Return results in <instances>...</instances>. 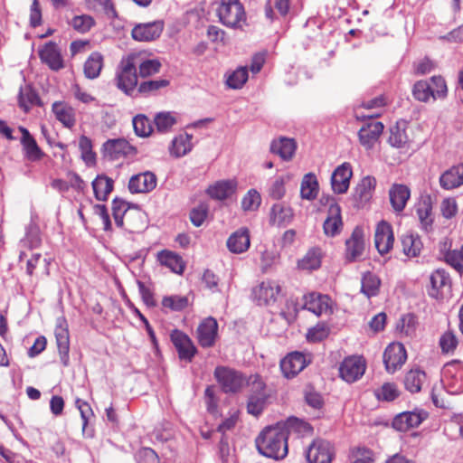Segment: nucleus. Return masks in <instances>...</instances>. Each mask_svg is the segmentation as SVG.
Returning a JSON list of instances; mask_svg holds the SVG:
<instances>
[{"instance_id": "nucleus-1", "label": "nucleus", "mask_w": 463, "mask_h": 463, "mask_svg": "<svg viewBox=\"0 0 463 463\" xmlns=\"http://www.w3.org/2000/svg\"><path fill=\"white\" fill-rule=\"evenodd\" d=\"M288 438L285 425L278 422L261 430L255 439L256 448L267 458L282 459L288 452Z\"/></svg>"}, {"instance_id": "nucleus-2", "label": "nucleus", "mask_w": 463, "mask_h": 463, "mask_svg": "<svg viewBox=\"0 0 463 463\" xmlns=\"http://www.w3.org/2000/svg\"><path fill=\"white\" fill-rule=\"evenodd\" d=\"M135 60V55H128L123 58L116 72L115 80L117 87L127 95H132L137 84Z\"/></svg>"}, {"instance_id": "nucleus-3", "label": "nucleus", "mask_w": 463, "mask_h": 463, "mask_svg": "<svg viewBox=\"0 0 463 463\" xmlns=\"http://www.w3.org/2000/svg\"><path fill=\"white\" fill-rule=\"evenodd\" d=\"M216 12L220 22L228 27H241L245 24L246 14L240 0H221Z\"/></svg>"}, {"instance_id": "nucleus-4", "label": "nucleus", "mask_w": 463, "mask_h": 463, "mask_svg": "<svg viewBox=\"0 0 463 463\" xmlns=\"http://www.w3.org/2000/svg\"><path fill=\"white\" fill-rule=\"evenodd\" d=\"M112 214L116 224L123 227L124 220L127 222L128 229L131 232L138 231L143 228L141 219L143 213L137 208L129 211L127 203L120 199H114L112 202Z\"/></svg>"}, {"instance_id": "nucleus-5", "label": "nucleus", "mask_w": 463, "mask_h": 463, "mask_svg": "<svg viewBox=\"0 0 463 463\" xmlns=\"http://www.w3.org/2000/svg\"><path fill=\"white\" fill-rule=\"evenodd\" d=\"M214 377L224 392H237L246 384V379L240 372L226 366H217Z\"/></svg>"}, {"instance_id": "nucleus-6", "label": "nucleus", "mask_w": 463, "mask_h": 463, "mask_svg": "<svg viewBox=\"0 0 463 463\" xmlns=\"http://www.w3.org/2000/svg\"><path fill=\"white\" fill-rule=\"evenodd\" d=\"M407 360L405 347L401 343L390 344L383 353V363L388 373H393L400 369Z\"/></svg>"}, {"instance_id": "nucleus-7", "label": "nucleus", "mask_w": 463, "mask_h": 463, "mask_svg": "<svg viewBox=\"0 0 463 463\" xmlns=\"http://www.w3.org/2000/svg\"><path fill=\"white\" fill-rule=\"evenodd\" d=\"M365 368V361L362 357L350 356L342 362L339 373L346 383H354L364 375Z\"/></svg>"}, {"instance_id": "nucleus-8", "label": "nucleus", "mask_w": 463, "mask_h": 463, "mask_svg": "<svg viewBox=\"0 0 463 463\" xmlns=\"http://www.w3.org/2000/svg\"><path fill=\"white\" fill-rule=\"evenodd\" d=\"M309 362L310 360L303 353L291 352L280 361V370L284 377L291 379L298 375Z\"/></svg>"}, {"instance_id": "nucleus-9", "label": "nucleus", "mask_w": 463, "mask_h": 463, "mask_svg": "<svg viewBox=\"0 0 463 463\" xmlns=\"http://www.w3.org/2000/svg\"><path fill=\"white\" fill-rule=\"evenodd\" d=\"M333 456L332 445L324 439L314 440L306 453L308 463H331Z\"/></svg>"}, {"instance_id": "nucleus-10", "label": "nucleus", "mask_w": 463, "mask_h": 463, "mask_svg": "<svg viewBox=\"0 0 463 463\" xmlns=\"http://www.w3.org/2000/svg\"><path fill=\"white\" fill-rule=\"evenodd\" d=\"M279 293L280 286L272 280L262 281L252 289L253 299L260 306L276 302Z\"/></svg>"}, {"instance_id": "nucleus-11", "label": "nucleus", "mask_w": 463, "mask_h": 463, "mask_svg": "<svg viewBox=\"0 0 463 463\" xmlns=\"http://www.w3.org/2000/svg\"><path fill=\"white\" fill-rule=\"evenodd\" d=\"M164 30V22L161 20L138 24L132 29V37L138 42H150L157 39Z\"/></svg>"}, {"instance_id": "nucleus-12", "label": "nucleus", "mask_w": 463, "mask_h": 463, "mask_svg": "<svg viewBox=\"0 0 463 463\" xmlns=\"http://www.w3.org/2000/svg\"><path fill=\"white\" fill-rule=\"evenodd\" d=\"M157 178L150 171L139 173L130 177L128 190L131 194H146L156 187Z\"/></svg>"}, {"instance_id": "nucleus-13", "label": "nucleus", "mask_w": 463, "mask_h": 463, "mask_svg": "<svg viewBox=\"0 0 463 463\" xmlns=\"http://www.w3.org/2000/svg\"><path fill=\"white\" fill-rule=\"evenodd\" d=\"M54 335L61 362L67 366L69 364L70 336L68 325L63 317L57 319Z\"/></svg>"}, {"instance_id": "nucleus-14", "label": "nucleus", "mask_w": 463, "mask_h": 463, "mask_svg": "<svg viewBox=\"0 0 463 463\" xmlns=\"http://www.w3.org/2000/svg\"><path fill=\"white\" fill-rule=\"evenodd\" d=\"M428 417L423 411H403L394 417L392 427L399 431H407L410 429L417 428Z\"/></svg>"}, {"instance_id": "nucleus-15", "label": "nucleus", "mask_w": 463, "mask_h": 463, "mask_svg": "<svg viewBox=\"0 0 463 463\" xmlns=\"http://www.w3.org/2000/svg\"><path fill=\"white\" fill-rule=\"evenodd\" d=\"M393 241L392 226L384 221L380 222L374 234V243L378 252L381 255L388 253L393 246Z\"/></svg>"}, {"instance_id": "nucleus-16", "label": "nucleus", "mask_w": 463, "mask_h": 463, "mask_svg": "<svg viewBox=\"0 0 463 463\" xmlns=\"http://www.w3.org/2000/svg\"><path fill=\"white\" fill-rule=\"evenodd\" d=\"M352 175V166L349 163H343L341 165L337 166L331 176L333 191L339 194L346 193Z\"/></svg>"}, {"instance_id": "nucleus-17", "label": "nucleus", "mask_w": 463, "mask_h": 463, "mask_svg": "<svg viewBox=\"0 0 463 463\" xmlns=\"http://www.w3.org/2000/svg\"><path fill=\"white\" fill-rule=\"evenodd\" d=\"M218 332V324L213 317L205 318L197 328V339L202 347L214 345Z\"/></svg>"}, {"instance_id": "nucleus-18", "label": "nucleus", "mask_w": 463, "mask_h": 463, "mask_svg": "<svg viewBox=\"0 0 463 463\" xmlns=\"http://www.w3.org/2000/svg\"><path fill=\"white\" fill-rule=\"evenodd\" d=\"M384 126L380 121H372L363 126L359 132V141L366 149H370L377 142L383 131Z\"/></svg>"}, {"instance_id": "nucleus-19", "label": "nucleus", "mask_w": 463, "mask_h": 463, "mask_svg": "<svg viewBox=\"0 0 463 463\" xmlns=\"http://www.w3.org/2000/svg\"><path fill=\"white\" fill-rule=\"evenodd\" d=\"M346 246V259L349 261H354L359 259L364 250V234L360 227L354 228L349 239L345 241Z\"/></svg>"}, {"instance_id": "nucleus-20", "label": "nucleus", "mask_w": 463, "mask_h": 463, "mask_svg": "<svg viewBox=\"0 0 463 463\" xmlns=\"http://www.w3.org/2000/svg\"><path fill=\"white\" fill-rule=\"evenodd\" d=\"M171 340L180 359L191 361L195 354L196 348L189 336L179 330H174L171 333Z\"/></svg>"}, {"instance_id": "nucleus-21", "label": "nucleus", "mask_w": 463, "mask_h": 463, "mask_svg": "<svg viewBox=\"0 0 463 463\" xmlns=\"http://www.w3.org/2000/svg\"><path fill=\"white\" fill-rule=\"evenodd\" d=\"M445 384L450 388V392L459 393L463 392V368L458 364H448L442 372Z\"/></svg>"}, {"instance_id": "nucleus-22", "label": "nucleus", "mask_w": 463, "mask_h": 463, "mask_svg": "<svg viewBox=\"0 0 463 463\" xmlns=\"http://www.w3.org/2000/svg\"><path fill=\"white\" fill-rule=\"evenodd\" d=\"M39 55L42 61L46 63L50 69L58 71L63 68V60L61 51L55 43H46L39 51Z\"/></svg>"}, {"instance_id": "nucleus-23", "label": "nucleus", "mask_w": 463, "mask_h": 463, "mask_svg": "<svg viewBox=\"0 0 463 463\" xmlns=\"http://www.w3.org/2000/svg\"><path fill=\"white\" fill-rule=\"evenodd\" d=\"M325 234L335 237L339 234L343 229L341 217V208L337 203H332L328 207L327 217L323 224Z\"/></svg>"}, {"instance_id": "nucleus-24", "label": "nucleus", "mask_w": 463, "mask_h": 463, "mask_svg": "<svg viewBox=\"0 0 463 463\" xmlns=\"http://www.w3.org/2000/svg\"><path fill=\"white\" fill-rule=\"evenodd\" d=\"M228 250L234 254L245 252L250 245L247 228H241L230 235L226 242Z\"/></svg>"}, {"instance_id": "nucleus-25", "label": "nucleus", "mask_w": 463, "mask_h": 463, "mask_svg": "<svg viewBox=\"0 0 463 463\" xmlns=\"http://www.w3.org/2000/svg\"><path fill=\"white\" fill-rule=\"evenodd\" d=\"M430 287L428 288V294L433 298H439L446 287L450 286V278L448 272L442 269L433 271L430 277Z\"/></svg>"}, {"instance_id": "nucleus-26", "label": "nucleus", "mask_w": 463, "mask_h": 463, "mask_svg": "<svg viewBox=\"0 0 463 463\" xmlns=\"http://www.w3.org/2000/svg\"><path fill=\"white\" fill-rule=\"evenodd\" d=\"M237 185L235 179L221 180L210 185L207 193L212 198L222 201L231 197L236 192Z\"/></svg>"}, {"instance_id": "nucleus-27", "label": "nucleus", "mask_w": 463, "mask_h": 463, "mask_svg": "<svg viewBox=\"0 0 463 463\" xmlns=\"http://www.w3.org/2000/svg\"><path fill=\"white\" fill-rule=\"evenodd\" d=\"M52 110L55 118L61 122L63 127L71 128L76 123L75 109L63 101H55L52 106Z\"/></svg>"}, {"instance_id": "nucleus-28", "label": "nucleus", "mask_w": 463, "mask_h": 463, "mask_svg": "<svg viewBox=\"0 0 463 463\" xmlns=\"http://www.w3.org/2000/svg\"><path fill=\"white\" fill-rule=\"evenodd\" d=\"M254 387L256 388V391L249 397L247 411L253 416H258L262 412L265 407L267 395L264 392L263 383H255Z\"/></svg>"}, {"instance_id": "nucleus-29", "label": "nucleus", "mask_w": 463, "mask_h": 463, "mask_svg": "<svg viewBox=\"0 0 463 463\" xmlns=\"http://www.w3.org/2000/svg\"><path fill=\"white\" fill-rule=\"evenodd\" d=\"M19 130L23 135L21 143L24 147L25 157L32 162L40 160L43 157V153L38 146L35 139L25 128L19 127Z\"/></svg>"}, {"instance_id": "nucleus-30", "label": "nucleus", "mask_w": 463, "mask_h": 463, "mask_svg": "<svg viewBox=\"0 0 463 463\" xmlns=\"http://www.w3.org/2000/svg\"><path fill=\"white\" fill-rule=\"evenodd\" d=\"M439 184L443 189L450 190L463 184V165L452 166L439 177Z\"/></svg>"}, {"instance_id": "nucleus-31", "label": "nucleus", "mask_w": 463, "mask_h": 463, "mask_svg": "<svg viewBox=\"0 0 463 463\" xmlns=\"http://www.w3.org/2000/svg\"><path fill=\"white\" fill-rule=\"evenodd\" d=\"M450 243L447 241L440 242L439 250L444 260L461 273L463 271V245L459 250H449Z\"/></svg>"}, {"instance_id": "nucleus-32", "label": "nucleus", "mask_w": 463, "mask_h": 463, "mask_svg": "<svg viewBox=\"0 0 463 463\" xmlns=\"http://www.w3.org/2000/svg\"><path fill=\"white\" fill-rule=\"evenodd\" d=\"M390 202L395 212H402L410 199V189L404 184H394L389 191Z\"/></svg>"}, {"instance_id": "nucleus-33", "label": "nucleus", "mask_w": 463, "mask_h": 463, "mask_svg": "<svg viewBox=\"0 0 463 463\" xmlns=\"http://www.w3.org/2000/svg\"><path fill=\"white\" fill-rule=\"evenodd\" d=\"M305 307L317 316L326 314L330 308L329 298L326 295L310 293L305 297Z\"/></svg>"}, {"instance_id": "nucleus-34", "label": "nucleus", "mask_w": 463, "mask_h": 463, "mask_svg": "<svg viewBox=\"0 0 463 463\" xmlns=\"http://www.w3.org/2000/svg\"><path fill=\"white\" fill-rule=\"evenodd\" d=\"M386 105L385 98L383 96H378L370 100L364 101L361 104V109H365L367 112H360L359 109L356 110V117L359 119L374 118L381 116L382 109Z\"/></svg>"}, {"instance_id": "nucleus-35", "label": "nucleus", "mask_w": 463, "mask_h": 463, "mask_svg": "<svg viewBox=\"0 0 463 463\" xmlns=\"http://www.w3.org/2000/svg\"><path fill=\"white\" fill-rule=\"evenodd\" d=\"M408 122L405 120L397 121V123L390 128L389 144L397 148L405 146L410 141L407 134Z\"/></svg>"}, {"instance_id": "nucleus-36", "label": "nucleus", "mask_w": 463, "mask_h": 463, "mask_svg": "<svg viewBox=\"0 0 463 463\" xmlns=\"http://www.w3.org/2000/svg\"><path fill=\"white\" fill-rule=\"evenodd\" d=\"M18 105L27 113L33 106H42V102L37 92L30 85H25L20 88Z\"/></svg>"}, {"instance_id": "nucleus-37", "label": "nucleus", "mask_w": 463, "mask_h": 463, "mask_svg": "<svg viewBox=\"0 0 463 463\" xmlns=\"http://www.w3.org/2000/svg\"><path fill=\"white\" fill-rule=\"evenodd\" d=\"M104 153L110 159H118L121 156H126L131 150V146L124 138L109 139L103 145Z\"/></svg>"}, {"instance_id": "nucleus-38", "label": "nucleus", "mask_w": 463, "mask_h": 463, "mask_svg": "<svg viewBox=\"0 0 463 463\" xmlns=\"http://www.w3.org/2000/svg\"><path fill=\"white\" fill-rule=\"evenodd\" d=\"M291 207L283 203H275L270 210V222L278 226H286L293 220Z\"/></svg>"}, {"instance_id": "nucleus-39", "label": "nucleus", "mask_w": 463, "mask_h": 463, "mask_svg": "<svg viewBox=\"0 0 463 463\" xmlns=\"http://www.w3.org/2000/svg\"><path fill=\"white\" fill-rule=\"evenodd\" d=\"M296 147V143L293 139L280 137L271 143L270 151L279 156L283 160H289L292 158Z\"/></svg>"}, {"instance_id": "nucleus-40", "label": "nucleus", "mask_w": 463, "mask_h": 463, "mask_svg": "<svg viewBox=\"0 0 463 463\" xmlns=\"http://www.w3.org/2000/svg\"><path fill=\"white\" fill-rule=\"evenodd\" d=\"M376 185L373 176L364 177L355 187L354 197L360 203H367L373 196Z\"/></svg>"}, {"instance_id": "nucleus-41", "label": "nucleus", "mask_w": 463, "mask_h": 463, "mask_svg": "<svg viewBox=\"0 0 463 463\" xmlns=\"http://www.w3.org/2000/svg\"><path fill=\"white\" fill-rule=\"evenodd\" d=\"M193 136L187 133L175 137L169 147L170 154L175 157H181L189 153L193 148Z\"/></svg>"}, {"instance_id": "nucleus-42", "label": "nucleus", "mask_w": 463, "mask_h": 463, "mask_svg": "<svg viewBox=\"0 0 463 463\" xmlns=\"http://www.w3.org/2000/svg\"><path fill=\"white\" fill-rule=\"evenodd\" d=\"M402 246L403 253L409 258L420 255L422 249V242L419 235L412 232H406L402 236Z\"/></svg>"}, {"instance_id": "nucleus-43", "label": "nucleus", "mask_w": 463, "mask_h": 463, "mask_svg": "<svg viewBox=\"0 0 463 463\" xmlns=\"http://www.w3.org/2000/svg\"><path fill=\"white\" fill-rule=\"evenodd\" d=\"M416 213L423 229L428 231L432 226V204L430 197L422 198L416 206Z\"/></svg>"}, {"instance_id": "nucleus-44", "label": "nucleus", "mask_w": 463, "mask_h": 463, "mask_svg": "<svg viewBox=\"0 0 463 463\" xmlns=\"http://www.w3.org/2000/svg\"><path fill=\"white\" fill-rule=\"evenodd\" d=\"M113 180L105 175H98L92 182L94 194L97 200L106 201L113 190Z\"/></svg>"}, {"instance_id": "nucleus-45", "label": "nucleus", "mask_w": 463, "mask_h": 463, "mask_svg": "<svg viewBox=\"0 0 463 463\" xmlns=\"http://www.w3.org/2000/svg\"><path fill=\"white\" fill-rule=\"evenodd\" d=\"M322 262V250L319 248L310 249L306 255L298 260V267L303 270H314L320 268Z\"/></svg>"}, {"instance_id": "nucleus-46", "label": "nucleus", "mask_w": 463, "mask_h": 463, "mask_svg": "<svg viewBox=\"0 0 463 463\" xmlns=\"http://www.w3.org/2000/svg\"><path fill=\"white\" fill-rule=\"evenodd\" d=\"M318 194V182L314 174L308 173L304 175L301 186L300 196L302 199L312 201Z\"/></svg>"}, {"instance_id": "nucleus-47", "label": "nucleus", "mask_w": 463, "mask_h": 463, "mask_svg": "<svg viewBox=\"0 0 463 463\" xmlns=\"http://www.w3.org/2000/svg\"><path fill=\"white\" fill-rule=\"evenodd\" d=\"M426 382V373L420 369H411L404 377V385L410 392H418Z\"/></svg>"}, {"instance_id": "nucleus-48", "label": "nucleus", "mask_w": 463, "mask_h": 463, "mask_svg": "<svg viewBox=\"0 0 463 463\" xmlns=\"http://www.w3.org/2000/svg\"><path fill=\"white\" fill-rule=\"evenodd\" d=\"M158 260L162 265L166 266L172 271L177 274H182L184 269V263L180 256L177 254L163 250L158 254Z\"/></svg>"}, {"instance_id": "nucleus-49", "label": "nucleus", "mask_w": 463, "mask_h": 463, "mask_svg": "<svg viewBox=\"0 0 463 463\" xmlns=\"http://www.w3.org/2000/svg\"><path fill=\"white\" fill-rule=\"evenodd\" d=\"M102 67V55L99 52H93L84 63V74L88 79H96L100 74Z\"/></svg>"}, {"instance_id": "nucleus-50", "label": "nucleus", "mask_w": 463, "mask_h": 463, "mask_svg": "<svg viewBox=\"0 0 463 463\" xmlns=\"http://www.w3.org/2000/svg\"><path fill=\"white\" fill-rule=\"evenodd\" d=\"M381 281L380 279L371 273L366 272L362 278V292L368 298L377 295Z\"/></svg>"}, {"instance_id": "nucleus-51", "label": "nucleus", "mask_w": 463, "mask_h": 463, "mask_svg": "<svg viewBox=\"0 0 463 463\" xmlns=\"http://www.w3.org/2000/svg\"><path fill=\"white\" fill-rule=\"evenodd\" d=\"M248 80V70L246 67H240L230 73L226 79V84L230 89L239 90Z\"/></svg>"}, {"instance_id": "nucleus-52", "label": "nucleus", "mask_w": 463, "mask_h": 463, "mask_svg": "<svg viewBox=\"0 0 463 463\" xmlns=\"http://www.w3.org/2000/svg\"><path fill=\"white\" fill-rule=\"evenodd\" d=\"M413 96L416 99L427 102L430 98H433L431 83L430 80H419L413 86Z\"/></svg>"}, {"instance_id": "nucleus-53", "label": "nucleus", "mask_w": 463, "mask_h": 463, "mask_svg": "<svg viewBox=\"0 0 463 463\" xmlns=\"http://www.w3.org/2000/svg\"><path fill=\"white\" fill-rule=\"evenodd\" d=\"M279 423L285 425V430H287L288 435L291 431L300 434H307L312 431V428L307 422L298 418H288L286 421H280Z\"/></svg>"}, {"instance_id": "nucleus-54", "label": "nucleus", "mask_w": 463, "mask_h": 463, "mask_svg": "<svg viewBox=\"0 0 463 463\" xmlns=\"http://www.w3.org/2000/svg\"><path fill=\"white\" fill-rule=\"evenodd\" d=\"M374 393L378 400L392 402L399 396L400 392L396 384L392 383H385L380 388L375 390Z\"/></svg>"}, {"instance_id": "nucleus-55", "label": "nucleus", "mask_w": 463, "mask_h": 463, "mask_svg": "<svg viewBox=\"0 0 463 463\" xmlns=\"http://www.w3.org/2000/svg\"><path fill=\"white\" fill-rule=\"evenodd\" d=\"M133 127L135 133L141 137H148L153 130L149 119L144 115L134 117Z\"/></svg>"}, {"instance_id": "nucleus-56", "label": "nucleus", "mask_w": 463, "mask_h": 463, "mask_svg": "<svg viewBox=\"0 0 463 463\" xmlns=\"http://www.w3.org/2000/svg\"><path fill=\"white\" fill-rule=\"evenodd\" d=\"M261 203L260 193L255 189H250L241 200V207L244 211H255Z\"/></svg>"}, {"instance_id": "nucleus-57", "label": "nucleus", "mask_w": 463, "mask_h": 463, "mask_svg": "<svg viewBox=\"0 0 463 463\" xmlns=\"http://www.w3.org/2000/svg\"><path fill=\"white\" fill-rule=\"evenodd\" d=\"M175 123L176 119L171 112H160L155 118V124L159 132L168 131Z\"/></svg>"}, {"instance_id": "nucleus-58", "label": "nucleus", "mask_w": 463, "mask_h": 463, "mask_svg": "<svg viewBox=\"0 0 463 463\" xmlns=\"http://www.w3.org/2000/svg\"><path fill=\"white\" fill-rule=\"evenodd\" d=\"M458 344V337L452 331H446L439 338V346L442 353H453Z\"/></svg>"}, {"instance_id": "nucleus-59", "label": "nucleus", "mask_w": 463, "mask_h": 463, "mask_svg": "<svg viewBox=\"0 0 463 463\" xmlns=\"http://www.w3.org/2000/svg\"><path fill=\"white\" fill-rule=\"evenodd\" d=\"M351 460L352 463H373V453L367 448L357 447L351 452Z\"/></svg>"}, {"instance_id": "nucleus-60", "label": "nucleus", "mask_w": 463, "mask_h": 463, "mask_svg": "<svg viewBox=\"0 0 463 463\" xmlns=\"http://www.w3.org/2000/svg\"><path fill=\"white\" fill-rule=\"evenodd\" d=\"M269 6L266 7V16L269 19H273V11L271 5H273L279 14L285 16L289 13L292 0H269Z\"/></svg>"}, {"instance_id": "nucleus-61", "label": "nucleus", "mask_w": 463, "mask_h": 463, "mask_svg": "<svg viewBox=\"0 0 463 463\" xmlns=\"http://www.w3.org/2000/svg\"><path fill=\"white\" fill-rule=\"evenodd\" d=\"M71 25L79 33H84L94 25V19L87 14L77 15L72 18Z\"/></svg>"}, {"instance_id": "nucleus-62", "label": "nucleus", "mask_w": 463, "mask_h": 463, "mask_svg": "<svg viewBox=\"0 0 463 463\" xmlns=\"http://www.w3.org/2000/svg\"><path fill=\"white\" fill-rule=\"evenodd\" d=\"M188 304V298L182 296L165 297L162 300L163 307H168L174 311L183 310Z\"/></svg>"}, {"instance_id": "nucleus-63", "label": "nucleus", "mask_w": 463, "mask_h": 463, "mask_svg": "<svg viewBox=\"0 0 463 463\" xmlns=\"http://www.w3.org/2000/svg\"><path fill=\"white\" fill-rule=\"evenodd\" d=\"M288 180V177H278L271 184L269 189V196L274 200H279L284 197L286 194V182Z\"/></svg>"}, {"instance_id": "nucleus-64", "label": "nucleus", "mask_w": 463, "mask_h": 463, "mask_svg": "<svg viewBox=\"0 0 463 463\" xmlns=\"http://www.w3.org/2000/svg\"><path fill=\"white\" fill-rule=\"evenodd\" d=\"M161 63L158 60H146L139 65V75L142 78L149 77L157 73L160 70Z\"/></svg>"}]
</instances>
